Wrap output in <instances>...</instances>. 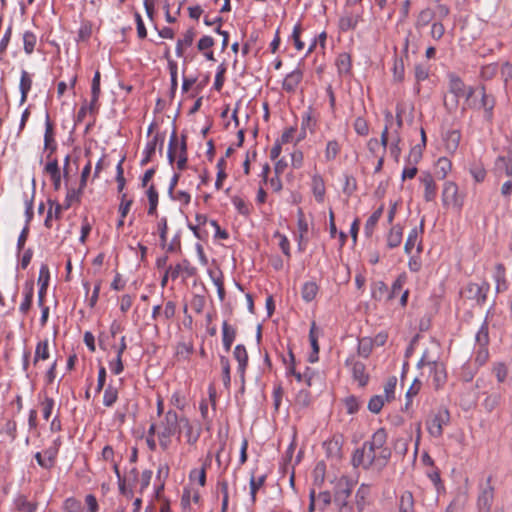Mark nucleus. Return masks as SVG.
I'll return each instance as SVG.
<instances>
[{
	"instance_id": "49530a36",
	"label": "nucleus",
	"mask_w": 512,
	"mask_h": 512,
	"mask_svg": "<svg viewBox=\"0 0 512 512\" xmlns=\"http://www.w3.org/2000/svg\"><path fill=\"white\" fill-rule=\"evenodd\" d=\"M265 482V475H262L258 478H255L254 475L251 476L249 481V487H250V497L251 501L255 503L256 501V494L257 491L263 486Z\"/></svg>"
},
{
	"instance_id": "1a4fd4ad",
	"label": "nucleus",
	"mask_w": 512,
	"mask_h": 512,
	"mask_svg": "<svg viewBox=\"0 0 512 512\" xmlns=\"http://www.w3.org/2000/svg\"><path fill=\"white\" fill-rule=\"evenodd\" d=\"M164 140H165V136L157 133L156 135L153 136V138L151 140H149L146 143V146L143 150V158L140 161L141 166H145L151 161L158 145H159V151L162 152Z\"/></svg>"
},
{
	"instance_id": "dca6fc26",
	"label": "nucleus",
	"mask_w": 512,
	"mask_h": 512,
	"mask_svg": "<svg viewBox=\"0 0 512 512\" xmlns=\"http://www.w3.org/2000/svg\"><path fill=\"white\" fill-rule=\"evenodd\" d=\"M343 438L341 435H335L324 442L323 447L328 458L338 460L342 456Z\"/></svg>"
},
{
	"instance_id": "c03bdc74",
	"label": "nucleus",
	"mask_w": 512,
	"mask_h": 512,
	"mask_svg": "<svg viewBox=\"0 0 512 512\" xmlns=\"http://www.w3.org/2000/svg\"><path fill=\"white\" fill-rule=\"evenodd\" d=\"M372 349H373L372 338L364 337L358 341L357 351L360 356L367 358L371 354Z\"/></svg>"
},
{
	"instance_id": "6e6552de",
	"label": "nucleus",
	"mask_w": 512,
	"mask_h": 512,
	"mask_svg": "<svg viewBox=\"0 0 512 512\" xmlns=\"http://www.w3.org/2000/svg\"><path fill=\"white\" fill-rule=\"evenodd\" d=\"M180 429V418L173 410L165 413L160 425L158 434L173 436Z\"/></svg>"
},
{
	"instance_id": "052dcab7",
	"label": "nucleus",
	"mask_w": 512,
	"mask_h": 512,
	"mask_svg": "<svg viewBox=\"0 0 512 512\" xmlns=\"http://www.w3.org/2000/svg\"><path fill=\"white\" fill-rule=\"evenodd\" d=\"M157 228H158V232H159L161 246L164 248V247H166V244H167V231H168L166 217H162L160 219V221L157 224Z\"/></svg>"
},
{
	"instance_id": "864d4df0",
	"label": "nucleus",
	"mask_w": 512,
	"mask_h": 512,
	"mask_svg": "<svg viewBox=\"0 0 512 512\" xmlns=\"http://www.w3.org/2000/svg\"><path fill=\"white\" fill-rule=\"evenodd\" d=\"M388 293L389 289L383 281H378L377 283H375V287L372 291V296L375 300L381 301L384 298L387 299Z\"/></svg>"
},
{
	"instance_id": "bb28decb",
	"label": "nucleus",
	"mask_w": 512,
	"mask_h": 512,
	"mask_svg": "<svg viewBox=\"0 0 512 512\" xmlns=\"http://www.w3.org/2000/svg\"><path fill=\"white\" fill-rule=\"evenodd\" d=\"M370 495V487L366 484H361L355 495L356 507L359 512H362L368 504V497Z\"/></svg>"
},
{
	"instance_id": "423d86ee",
	"label": "nucleus",
	"mask_w": 512,
	"mask_h": 512,
	"mask_svg": "<svg viewBox=\"0 0 512 512\" xmlns=\"http://www.w3.org/2000/svg\"><path fill=\"white\" fill-rule=\"evenodd\" d=\"M477 90L480 94V101L475 107L479 110H483V117L488 123H492L494 117V108L496 99L492 94L487 93L486 87L480 85Z\"/></svg>"
},
{
	"instance_id": "c9c22d12",
	"label": "nucleus",
	"mask_w": 512,
	"mask_h": 512,
	"mask_svg": "<svg viewBox=\"0 0 512 512\" xmlns=\"http://www.w3.org/2000/svg\"><path fill=\"white\" fill-rule=\"evenodd\" d=\"M32 87V79L27 71L23 70L21 73L19 89L21 92V103H24L27 99L28 93Z\"/></svg>"
},
{
	"instance_id": "680f3d73",
	"label": "nucleus",
	"mask_w": 512,
	"mask_h": 512,
	"mask_svg": "<svg viewBox=\"0 0 512 512\" xmlns=\"http://www.w3.org/2000/svg\"><path fill=\"white\" fill-rule=\"evenodd\" d=\"M421 385L422 383L418 380V379H415L413 381V383L411 384V386L409 387L407 393H406V403H405V408L407 409L410 405H411V398L413 396H416L420 389H421Z\"/></svg>"
},
{
	"instance_id": "a211bd4d",
	"label": "nucleus",
	"mask_w": 512,
	"mask_h": 512,
	"mask_svg": "<svg viewBox=\"0 0 512 512\" xmlns=\"http://www.w3.org/2000/svg\"><path fill=\"white\" fill-rule=\"evenodd\" d=\"M424 186V199L426 202L434 201L437 195V186L431 174L425 173L420 178Z\"/></svg>"
},
{
	"instance_id": "58836bf2",
	"label": "nucleus",
	"mask_w": 512,
	"mask_h": 512,
	"mask_svg": "<svg viewBox=\"0 0 512 512\" xmlns=\"http://www.w3.org/2000/svg\"><path fill=\"white\" fill-rule=\"evenodd\" d=\"M133 200L132 199H126V194H122L121 197V203L119 206V213H120V219L117 222V229H120L124 225V219L127 216L131 206H132Z\"/></svg>"
},
{
	"instance_id": "b1692460",
	"label": "nucleus",
	"mask_w": 512,
	"mask_h": 512,
	"mask_svg": "<svg viewBox=\"0 0 512 512\" xmlns=\"http://www.w3.org/2000/svg\"><path fill=\"white\" fill-rule=\"evenodd\" d=\"M236 338V330L228 324L227 321L222 323V343L226 352H229Z\"/></svg>"
},
{
	"instance_id": "338daca9",
	"label": "nucleus",
	"mask_w": 512,
	"mask_h": 512,
	"mask_svg": "<svg viewBox=\"0 0 512 512\" xmlns=\"http://www.w3.org/2000/svg\"><path fill=\"white\" fill-rule=\"evenodd\" d=\"M344 405L348 414H354L359 409L358 399L353 395L344 399Z\"/></svg>"
},
{
	"instance_id": "0e129e2a",
	"label": "nucleus",
	"mask_w": 512,
	"mask_h": 512,
	"mask_svg": "<svg viewBox=\"0 0 512 512\" xmlns=\"http://www.w3.org/2000/svg\"><path fill=\"white\" fill-rule=\"evenodd\" d=\"M232 203L236 210L242 215H248L250 213L249 205L239 196L232 198Z\"/></svg>"
},
{
	"instance_id": "4c0bfd02",
	"label": "nucleus",
	"mask_w": 512,
	"mask_h": 512,
	"mask_svg": "<svg viewBox=\"0 0 512 512\" xmlns=\"http://www.w3.org/2000/svg\"><path fill=\"white\" fill-rule=\"evenodd\" d=\"M407 282V275L405 273L400 274L393 282L389 293L387 294V300L394 299L403 289V286Z\"/></svg>"
},
{
	"instance_id": "f257e3e1",
	"label": "nucleus",
	"mask_w": 512,
	"mask_h": 512,
	"mask_svg": "<svg viewBox=\"0 0 512 512\" xmlns=\"http://www.w3.org/2000/svg\"><path fill=\"white\" fill-rule=\"evenodd\" d=\"M387 439L388 435L384 428L376 430L369 440L354 451L352 465L380 473L388 465L392 455Z\"/></svg>"
},
{
	"instance_id": "bf43d9fd",
	"label": "nucleus",
	"mask_w": 512,
	"mask_h": 512,
	"mask_svg": "<svg viewBox=\"0 0 512 512\" xmlns=\"http://www.w3.org/2000/svg\"><path fill=\"white\" fill-rule=\"evenodd\" d=\"M225 73H226V66L224 63H222L218 66L217 72L215 75L214 89L216 91H220L222 89L224 82H225V78H224Z\"/></svg>"
},
{
	"instance_id": "20e7f679",
	"label": "nucleus",
	"mask_w": 512,
	"mask_h": 512,
	"mask_svg": "<svg viewBox=\"0 0 512 512\" xmlns=\"http://www.w3.org/2000/svg\"><path fill=\"white\" fill-rule=\"evenodd\" d=\"M450 422V413L448 409L441 407L436 412L431 413L426 420V428L429 435L433 438H441L443 429Z\"/></svg>"
},
{
	"instance_id": "f03ea898",
	"label": "nucleus",
	"mask_w": 512,
	"mask_h": 512,
	"mask_svg": "<svg viewBox=\"0 0 512 512\" xmlns=\"http://www.w3.org/2000/svg\"><path fill=\"white\" fill-rule=\"evenodd\" d=\"M427 366L429 368L430 377L432 379L433 387L438 390L444 386L447 381V373L445 366L442 362L438 361L437 357L430 355L428 350H425L422 357L417 363L418 368Z\"/></svg>"
},
{
	"instance_id": "79ce46f5",
	"label": "nucleus",
	"mask_w": 512,
	"mask_h": 512,
	"mask_svg": "<svg viewBox=\"0 0 512 512\" xmlns=\"http://www.w3.org/2000/svg\"><path fill=\"white\" fill-rule=\"evenodd\" d=\"M37 42L36 35L31 31H25L23 34V48L27 55L33 53Z\"/></svg>"
},
{
	"instance_id": "393cba45",
	"label": "nucleus",
	"mask_w": 512,
	"mask_h": 512,
	"mask_svg": "<svg viewBox=\"0 0 512 512\" xmlns=\"http://www.w3.org/2000/svg\"><path fill=\"white\" fill-rule=\"evenodd\" d=\"M383 211H384V205L382 204L367 219V221L365 223V227H364V232L367 237L372 236L374 229L383 214Z\"/></svg>"
},
{
	"instance_id": "37998d69",
	"label": "nucleus",
	"mask_w": 512,
	"mask_h": 512,
	"mask_svg": "<svg viewBox=\"0 0 512 512\" xmlns=\"http://www.w3.org/2000/svg\"><path fill=\"white\" fill-rule=\"evenodd\" d=\"M452 168L451 161L446 157H440L436 163V174L444 179Z\"/></svg>"
},
{
	"instance_id": "9d476101",
	"label": "nucleus",
	"mask_w": 512,
	"mask_h": 512,
	"mask_svg": "<svg viewBox=\"0 0 512 512\" xmlns=\"http://www.w3.org/2000/svg\"><path fill=\"white\" fill-rule=\"evenodd\" d=\"M424 231V219L421 220L419 227H414L408 234L405 242L404 251L406 254H411L413 248L417 246V252L422 251L421 234Z\"/></svg>"
},
{
	"instance_id": "f8f14e48",
	"label": "nucleus",
	"mask_w": 512,
	"mask_h": 512,
	"mask_svg": "<svg viewBox=\"0 0 512 512\" xmlns=\"http://www.w3.org/2000/svg\"><path fill=\"white\" fill-rule=\"evenodd\" d=\"M353 484L347 478H340L335 485L334 501L336 504L349 503Z\"/></svg>"
},
{
	"instance_id": "f704fd0d",
	"label": "nucleus",
	"mask_w": 512,
	"mask_h": 512,
	"mask_svg": "<svg viewBox=\"0 0 512 512\" xmlns=\"http://www.w3.org/2000/svg\"><path fill=\"white\" fill-rule=\"evenodd\" d=\"M312 191L316 201L322 202L325 195V184L320 175L316 174L312 177Z\"/></svg>"
},
{
	"instance_id": "6e6d98bb",
	"label": "nucleus",
	"mask_w": 512,
	"mask_h": 512,
	"mask_svg": "<svg viewBox=\"0 0 512 512\" xmlns=\"http://www.w3.org/2000/svg\"><path fill=\"white\" fill-rule=\"evenodd\" d=\"M16 507L20 512H35L36 505L30 502L25 496L16 499Z\"/></svg>"
},
{
	"instance_id": "f3484780",
	"label": "nucleus",
	"mask_w": 512,
	"mask_h": 512,
	"mask_svg": "<svg viewBox=\"0 0 512 512\" xmlns=\"http://www.w3.org/2000/svg\"><path fill=\"white\" fill-rule=\"evenodd\" d=\"M346 365L351 366L353 378L358 382L360 386H365L368 383L369 376L366 373V367L364 363L355 361L352 358L346 360Z\"/></svg>"
},
{
	"instance_id": "2eb2a0df",
	"label": "nucleus",
	"mask_w": 512,
	"mask_h": 512,
	"mask_svg": "<svg viewBox=\"0 0 512 512\" xmlns=\"http://www.w3.org/2000/svg\"><path fill=\"white\" fill-rule=\"evenodd\" d=\"M169 273L173 280H176L181 274H184L185 277H193L197 274V268L189 260L184 259L175 266H169Z\"/></svg>"
},
{
	"instance_id": "c756f323",
	"label": "nucleus",
	"mask_w": 512,
	"mask_h": 512,
	"mask_svg": "<svg viewBox=\"0 0 512 512\" xmlns=\"http://www.w3.org/2000/svg\"><path fill=\"white\" fill-rule=\"evenodd\" d=\"M319 287L314 281L305 282L301 288V296L305 302H311L315 299Z\"/></svg>"
},
{
	"instance_id": "412c9836",
	"label": "nucleus",
	"mask_w": 512,
	"mask_h": 512,
	"mask_svg": "<svg viewBox=\"0 0 512 512\" xmlns=\"http://www.w3.org/2000/svg\"><path fill=\"white\" fill-rule=\"evenodd\" d=\"M493 279L496 284L495 289L497 293L504 292L508 289V282L506 280V269L502 263L496 264Z\"/></svg>"
},
{
	"instance_id": "cd10ccee",
	"label": "nucleus",
	"mask_w": 512,
	"mask_h": 512,
	"mask_svg": "<svg viewBox=\"0 0 512 512\" xmlns=\"http://www.w3.org/2000/svg\"><path fill=\"white\" fill-rule=\"evenodd\" d=\"M44 146L46 149H49L51 153L56 150V144L54 142L53 124L50 121L49 114H46L45 120Z\"/></svg>"
},
{
	"instance_id": "9b49d317",
	"label": "nucleus",
	"mask_w": 512,
	"mask_h": 512,
	"mask_svg": "<svg viewBox=\"0 0 512 512\" xmlns=\"http://www.w3.org/2000/svg\"><path fill=\"white\" fill-rule=\"evenodd\" d=\"M304 72L300 66L288 73L282 82V89L290 94H294L303 80Z\"/></svg>"
},
{
	"instance_id": "aec40b11",
	"label": "nucleus",
	"mask_w": 512,
	"mask_h": 512,
	"mask_svg": "<svg viewBox=\"0 0 512 512\" xmlns=\"http://www.w3.org/2000/svg\"><path fill=\"white\" fill-rule=\"evenodd\" d=\"M403 238V227L400 224L393 225L386 236V244L389 249L398 247Z\"/></svg>"
},
{
	"instance_id": "69168bd1",
	"label": "nucleus",
	"mask_w": 512,
	"mask_h": 512,
	"mask_svg": "<svg viewBox=\"0 0 512 512\" xmlns=\"http://www.w3.org/2000/svg\"><path fill=\"white\" fill-rule=\"evenodd\" d=\"M445 34V27L441 21L433 22L431 25L430 35L435 40H440Z\"/></svg>"
},
{
	"instance_id": "774afa93",
	"label": "nucleus",
	"mask_w": 512,
	"mask_h": 512,
	"mask_svg": "<svg viewBox=\"0 0 512 512\" xmlns=\"http://www.w3.org/2000/svg\"><path fill=\"white\" fill-rule=\"evenodd\" d=\"M81 509V502L75 498H68L64 502V510L66 512H80Z\"/></svg>"
},
{
	"instance_id": "a18cd8bd",
	"label": "nucleus",
	"mask_w": 512,
	"mask_h": 512,
	"mask_svg": "<svg viewBox=\"0 0 512 512\" xmlns=\"http://www.w3.org/2000/svg\"><path fill=\"white\" fill-rule=\"evenodd\" d=\"M434 17H435V13L432 9H430V8L423 9L419 13L415 25L417 28H422V27L428 25L433 20Z\"/></svg>"
},
{
	"instance_id": "6ab92c4d",
	"label": "nucleus",
	"mask_w": 512,
	"mask_h": 512,
	"mask_svg": "<svg viewBox=\"0 0 512 512\" xmlns=\"http://www.w3.org/2000/svg\"><path fill=\"white\" fill-rule=\"evenodd\" d=\"M180 427L184 430L187 443L190 445L196 444L201 434V428L194 429L192 423L186 417L180 418Z\"/></svg>"
},
{
	"instance_id": "0eeeda50",
	"label": "nucleus",
	"mask_w": 512,
	"mask_h": 512,
	"mask_svg": "<svg viewBox=\"0 0 512 512\" xmlns=\"http://www.w3.org/2000/svg\"><path fill=\"white\" fill-rule=\"evenodd\" d=\"M442 202L444 206L460 210L463 206V197L458 193V186L452 181L444 183L442 190Z\"/></svg>"
},
{
	"instance_id": "603ef678",
	"label": "nucleus",
	"mask_w": 512,
	"mask_h": 512,
	"mask_svg": "<svg viewBox=\"0 0 512 512\" xmlns=\"http://www.w3.org/2000/svg\"><path fill=\"white\" fill-rule=\"evenodd\" d=\"M385 401L386 400L383 395H375L371 397L368 402V410L374 414L379 413L384 406Z\"/></svg>"
},
{
	"instance_id": "8fccbe9b",
	"label": "nucleus",
	"mask_w": 512,
	"mask_h": 512,
	"mask_svg": "<svg viewBox=\"0 0 512 512\" xmlns=\"http://www.w3.org/2000/svg\"><path fill=\"white\" fill-rule=\"evenodd\" d=\"M311 402V393L306 389L300 390L295 397V404L300 408H307Z\"/></svg>"
},
{
	"instance_id": "ddd939ff",
	"label": "nucleus",
	"mask_w": 512,
	"mask_h": 512,
	"mask_svg": "<svg viewBox=\"0 0 512 512\" xmlns=\"http://www.w3.org/2000/svg\"><path fill=\"white\" fill-rule=\"evenodd\" d=\"M362 21V14L345 10L338 21V28L343 32L356 29L358 23Z\"/></svg>"
},
{
	"instance_id": "a878e982",
	"label": "nucleus",
	"mask_w": 512,
	"mask_h": 512,
	"mask_svg": "<svg viewBox=\"0 0 512 512\" xmlns=\"http://www.w3.org/2000/svg\"><path fill=\"white\" fill-rule=\"evenodd\" d=\"M23 295L24 298L19 306V311L21 314L26 315L32 306L34 296V287L32 283L25 285Z\"/></svg>"
},
{
	"instance_id": "7ed1b4c3",
	"label": "nucleus",
	"mask_w": 512,
	"mask_h": 512,
	"mask_svg": "<svg viewBox=\"0 0 512 512\" xmlns=\"http://www.w3.org/2000/svg\"><path fill=\"white\" fill-rule=\"evenodd\" d=\"M490 290V284L483 280L479 283L468 282L466 283L460 293L461 296L469 301L474 302L476 305L482 306L487 300V295Z\"/></svg>"
},
{
	"instance_id": "4468645a",
	"label": "nucleus",
	"mask_w": 512,
	"mask_h": 512,
	"mask_svg": "<svg viewBox=\"0 0 512 512\" xmlns=\"http://www.w3.org/2000/svg\"><path fill=\"white\" fill-rule=\"evenodd\" d=\"M233 356L235 360L238 362V373L243 388L245 382V371L248 365V353L245 346L243 344L236 345L233 351Z\"/></svg>"
},
{
	"instance_id": "5701e85b",
	"label": "nucleus",
	"mask_w": 512,
	"mask_h": 512,
	"mask_svg": "<svg viewBox=\"0 0 512 512\" xmlns=\"http://www.w3.org/2000/svg\"><path fill=\"white\" fill-rule=\"evenodd\" d=\"M429 67L425 64L418 63L414 67V77H415V86H414V92L415 94H420L421 92V85L420 83L429 77Z\"/></svg>"
},
{
	"instance_id": "ea45409f",
	"label": "nucleus",
	"mask_w": 512,
	"mask_h": 512,
	"mask_svg": "<svg viewBox=\"0 0 512 512\" xmlns=\"http://www.w3.org/2000/svg\"><path fill=\"white\" fill-rule=\"evenodd\" d=\"M340 151L341 145L337 140L328 141L325 149V160L327 162L333 161L339 155Z\"/></svg>"
},
{
	"instance_id": "e433bc0d",
	"label": "nucleus",
	"mask_w": 512,
	"mask_h": 512,
	"mask_svg": "<svg viewBox=\"0 0 512 512\" xmlns=\"http://www.w3.org/2000/svg\"><path fill=\"white\" fill-rule=\"evenodd\" d=\"M475 342L478 347H487L489 344V331L487 318L484 320L479 330L475 335Z\"/></svg>"
},
{
	"instance_id": "2f4dec72",
	"label": "nucleus",
	"mask_w": 512,
	"mask_h": 512,
	"mask_svg": "<svg viewBox=\"0 0 512 512\" xmlns=\"http://www.w3.org/2000/svg\"><path fill=\"white\" fill-rule=\"evenodd\" d=\"M187 136L185 134L181 135L179 150L177 151L178 160H177V168L179 170L185 169L188 161L187 156Z\"/></svg>"
},
{
	"instance_id": "c85d7f7f",
	"label": "nucleus",
	"mask_w": 512,
	"mask_h": 512,
	"mask_svg": "<svg viewBox=\"0 0 512 512\" xmlns=\"http://www.w3.org/2000/svg\"><path fill=\"white\" fill-rule=\"evenodd\" d=\"M399 512H415L414 497L410 491H404L398 501Z\"/></svg>"
},
{
	"instance_id": "e2e57ef3",
	"label": "nucleus",
	"mask_w": 512,
	"mask_h": 512,
	"mask_svg": "<svg viewBox=\"0 0 512 512\" xmlns=\"http://www.w3.org/2000/svg\"><path fill=\"white\" fill-rule=\"evenodd\" d=\"M497 71L498 65L496 63H491L481 68L480 76L484 80H489L496 75Z\"/></svg>"
},
{
	"instance_id": "72a5a7b5",
	"label": "nucleus",
	"mask_w": 512,
	"mask_h": 512,
	"mask_svg": "<svg viewBox=\"0 0 512 512\" xmlns=\"http://www.w3.org/2000/svg\"><path fill=\"white\" fill-rule=\"evenodd\" d=\"M449 90L457 98L465 95V84L455 74L449 75Z\"/></svg>"
},
{
	"instance_id": "4d7b16f0",
	"label": "nucleus",
	"mask_w": 512,
	"mask_h": 512,
	"mask_svg": "<svg viewBox=\"0 0 512 512\" xmlns=\"http://www.w3.org/2000/svg\"><path fill=\"white\" fill-rule=\"evenodd\" d=\"M355 132L360 136H367L369 134V125L365 118L357 117L353 124Z\"/></svg>"
},
{
	"instance_id": "de8ad7c7",
	"label": "nucleus",
	"mask_w": 512,
	"mask_h": 512,
	"mask_svg": "<svg viewBox=\"0 0 512 512\" xmlns=\"http://www.w3.org/2000/svg\"><path fill=\"white\" fill-rule=\"evenodd\" d=\"M396 384L397 378L395 376L388 378L387 382L385 383L383 397L387 402H390L395 398Z\"/></svg>"
},
{
	"instance_id": "5fc2aeb1",
	"label": "nucleus",
	"mask_w": 512,
	"mask_h": 512,
	"mask_svg": "<svg viewBox=\"0 0 512 512\" xmlns=\"http://www.w3.org/2000/svg\"><path fill=\"white\" fill-rule=\"evenodd\" d=\"M40 404L42 407L43 418L45 420H48L52 414L53 409H54L55 401L53 398L45 395L43 400L40 402Z\"/></svg>"
},
{
	"instance_id": "39448f33",
	"label": "nucleus",
	"mask_w": 512,
	"mask_h": 512,
	"mask_svg": "<svg viewBox=\"0 0 512 512\" xmlns=\"http://www.w3.org/2000/svg\"><path fill=\"white\" fill-rule=\"evenodd\" d=\"M495 489L491 484V476H489L484 484L479 485V493L477 497V512H490L494 502Z\"/></svg>"
},
{
	"instance_id": "7c9ffc66",
	"label": "nucleus",
	"mask_w": 512,
	"mask_h": 512,
	"mask_svg": "<svg viewBox=\"0 0 512 512\" xmlns=\"http://www.w3.org/2000/svg\"><path fill=\"white\" fill-rule=\"evenodd\" d=\"M50 356L48 339L41 340L35 348L33 363L36 365L40 360H47Z\"/></svg>"
},
{
	"instance_id": "3c124183",
	"label": "nucleus",
	"mask_w": 512,
	"mask_h": 512,
	"mask_svg": "<svg viewBox=\"0 0 512 512\" xmlns=\"http://www.w3.org/2000/svg\"><path fill=\"white\" fill-rule=\"evenodd\" d=\"M336 66L340 74L348 73L351 68V59L347 53H342L336 60Z\"/></svg>"
},
{
	"instance_id": "13d9d810",
	"label": "nucleus",
	"mask_w": 512,
	"mask_h": 512,
	"mask_svg": "<svg viewBox=\"0 0 512 512\" xmlns=\"http://www.w3.org/2000/svg\"><path fill=\"white\" fill-rule=\"evenodd\" d=\"M320 336V331L316 326L315 322H312L310 331H309V341L312 347V350H315V352H319V344L318 339Z\"/></svg>"
},
{
	"instance_id": "4be33fe9",
	"label": "nucleus",
	"mask_w": 512,
	"mask_h": 512,
	"mask_svg": "<svg viewBox=\"0 0 512 512\" xmlns=\"http://www.w3.org/2000/svg\"><path fill=\"white\" fill-rule=\"evenodd\" d=\"M444 146L448 153L454 154L461 140V134L458 130H450L444 136Z\"/></svg>"
},
{
	"instance_id": "473e14b6",
	"label": "nucleus",
	"mask_w": 512,
	"mask_h": 512,
	"mask_svg": "<svg viewBox=\"0 0 512 512\" xmlns=\"http://www.w3.org/2000/svg\"><path fill=\"white\" fill-rule=\"evenodd\" d=\"M146 195L149 201V208L147 211L148 215L155 216L157 215L159 195L156 187L153 184L148 187Z\"/></svg>"
},
{
	"instance_id": "a19ab883",
	"label": "nucleus",
	"mask_w": 512,
	"mask_h": 512,
	"mask_svg": "<svg viewBox=\"0 0 512 512\" xmlns=\"http://www.w3.org/2000/svg\"><path fill=\"white\" fill-rule=\"evenodd\" d=\"M118 399V389L113 385L109 384L103 395V405L106 407L113 406Z\"/></svg>"
},
{
	"instance_id": "09e8293b",
	"label": "nucleus",
	"mask_w": 512,
	"mask_h": 512,
	"mask_svg": "<svg viewBox=\"0 0 512 512\" xmlns=\"http://www.w3.org/2000/svg\"><path fill=\"white\" fill-rule=\"evenodd\" d=\"M220 364L222 367L223 384L228 389L230 387V383H231L229 359L226 356L221 355L220 356Z\"/></svg>"
}]
</instances>
